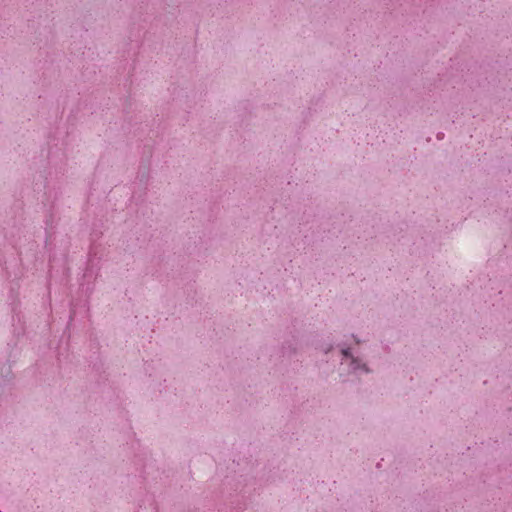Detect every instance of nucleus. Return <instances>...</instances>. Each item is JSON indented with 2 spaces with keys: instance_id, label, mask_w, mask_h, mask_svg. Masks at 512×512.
I'll list each match as a JSON object with an SVG mask.
<instances>
[{
  "instance_id": "nucleus-1",
  "label": "nucleus",
  "mask_w": 512,
  "mask_h": 512,
  "mask_svg": "<svg viewBox=\"0 0 512 512\" xmlns=\"http://www.w3.org/2000/svg\"><path fill=\"white\" fill-rule=\"evenodd\" d=\"M344 354H345L346 360L350 361V364L354 365L356 363V361L354 359H349L347 351H344Z\"/></svg>"
}]
</instances>
